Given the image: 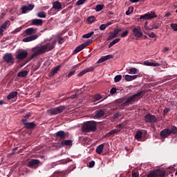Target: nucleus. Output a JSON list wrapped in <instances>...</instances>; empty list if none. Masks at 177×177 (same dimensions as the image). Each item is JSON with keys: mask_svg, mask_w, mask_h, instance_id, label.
Returning a JSON list of instances; mask_svg holds the SVG:
<instances>
[{"mask_svg": "<svg viewBox=\"0 0 177 177\" xmlns=\"http://www.w3.org/2000/svg\"><path fill=\"white\" fill-rule=\"evenodd\" d=\"M56 40H54L52 42H49L44 45H41L32 48V52H33V53L28 59L27 63H28V62H31V60H32L34 57H36V56H39V55H44V53H46V52H50V50L55 49V46H56Z\"/></svg>", "mask_w": 177, "mask_h": 177, "instance_id": "nucleus-1", "label": "nucleus"}, {"mask_svg": "<svg viewBox=\"0 0 177 177\" xmlns=\"http://www.w3.org/2000/svg\"><path fill=\"white\" fill-rule=\"evenodd\" d=\"M144 91H141L138 92L136 94H133L129 97H123L122 98L118 100V103H122V107H128L129 104H132L135 103V102H138L139 99H142L143 96Z\"/></svg>", "mask_w": 177, "mask_h": 177, "instance_id": "nucleus-2", "label": "nucleus"}, {"mask_svg": "<svg viewBox=\"0 0 177 177\" xmlns=\"http://www.w3.org/2000/svg\"><path fill=\"white\" fill-rule=\"evenodd\" d=\"M97 123L95 120L88 121L82 126L83 132H95L97 129Z\"/></svg>", "mask_w": 177, "mask_h": 177, "instance_id": "nucleus-3", "label": "nucleus"}, {"mask_svg": "<svg viewBox=\"0 0 177 177\" xmlns=\"http://www.w3.org/2000/svg\"><path fill=\"white\" fill-rule=\"evenodd\" d=\"M167 173L165 172V170L158 169L156 170L149 171L147 174V177H165Z\"/></svg>", "mask_w": 177, "mask_h": 177, "instance_id": "nucleus-4", "label": "nucleus"}, {"mask_svg": "<svg viewBox=\"0 0 177 177\" xmlns=\"http://www.w3.org/2000/svg\"><path fill=\"white\" fill-rule=\"evenodd\" d=\"M109 113L110 109L106 108L98 109L94 112V117L95 118H104V117H107Z\"/></svg>", "mask_w": 177, "mask_h": 177, "instance_id": "nucleus-5", "label": "nucleus"}, {"mask_svg": "<svg viewBox=\"0 0 177 177\" xmlns=\"http://www.w3.org/2000/svg\"><path fill=\"white\" fill-rule=\"evenodd\" d=\"M65 110H66V106L61 105L59 106L50 109L48 111L50 115H57V114H60V113H63V111H64Z\"/></svg>", "mask_w": 177, "mask_h": 177, "instance_id": "nucleus-6", "label": "nucleus"}, {"mask_svg": "<svg viewBox=\"0 0 177 177\" xmlns=\"http://www.w3.org/2000/svg\"><path fill=\"white\" fill-rule=\"evenodd\" d=\"M28 56V52L26 50H20L17 53L16 59L19 60V62H23V60L27 59Z\"/></svg>", "mask_w": 177, "mask_h": 177, "instance_id": "nucleus-7", "label": "nucleus"}, {"mask_svg": "<svg viewBox=\"0 0 177 177\" xmlns=\"http://www.w3.org/2000/svg\"><path fill=\"white\" fill-rule=\"evenodd\" d=\"M157 17V15L154 11H151L147 12L145 15H141L138 20H151V19H156Z\"/></svg>", "mask_w": 177, "mask_h": 177, "instance_id": "nucleus-8", "label": "nucleus"}, {"mask_svg": "<svg viewBox=\"0 0 177 177\" xmlns=\"http://www.w3.org/2000/svg\"><path fill=\"white\" fill-rule=\"evenodd\" d=\"M144 118L145 122L148 124H153L157 122V118L156 117V115H152L151 113H147L145 115Z\"/></svg>", "mask_w": 177, "mask_h": 177, "instance_id": "nucleus-9", "label": "nucleus"}, {"mask_svg": "<svg viewBox=\"0 0 177 177\" xmlns=\"http://www.w3.org/2000/svg\"><path fill=\"white\" fill-rule=\"evenodd\" d=\"M92 42H93L92 39H88L87 41L80 44L75 49V53H78V52H81V50L85 49L86 46H89V45H91Z\"/></svg>", "mask_w": 177, "mask_h": 177, "instance_id": "nucleus-10", "label": "nucleus"}, {"mask_svg": "<svg viewBox=\"0 0 177 177\" xmlns=\"http://www.w3.org/2000/svg\"><path fill=\"white\" fill-rule=\"evenodd\" d=\"M40 162H41L39 161V160L33 159V160H31L30 161L28 162L27 167H28L29 168L37 169V168H38V167H39Z\"/></svg>", "mask_w": 177, "mask_h": 177, "instance_id": "nucleus-11", "label": "nucleus"}, {"mask_svg": "<svg viewBox=\"0 0 177 177\" xmlns=\"http://www.w3.org/2000/svg\"><path fill=\"white\" fill-rule=\"evenodd\" d=\"M133 34L136 38H142L143 37V32H142V28L138 26L133 28Z\"/></svg>", "mask_w": 177, "mask_h": 177, "instance_id": "nucleus-12", "label": "nucleus"}, {"mask_svg": "<svg viewBox=\"0 0 177 177\" xmlns=\"http://www.w3.org/2000/svg\"><path fill=\"white\" fill-rule=\"evenodd\" d=\"M3 60L6 62V63H12V64H15V59H13V55L12 53H7L3 57Z\"/></svg>", "mask_w": 177, "mask_h": 177, "instance_id": "nucleus-13", "label": "nucleus"}, {"mask_svg": "<svg viewBox=\"0 0 177 177\" xmlns=\"http://www.w3.org/2000/svg\"><path fill=\"white\" fill-rule=\"evenodd\" d=\"M55 138L57 139H60V140H64L66 139V136H67V133L64 132L63 130H60L55 133Z\"/></svg>", "mask_w": 177, "mask_h": 177, "instance_id": "nucleus-14", "label": "nucleus"}, {"mask_svg": "<svg viewBox=\"0 0 177 177\" xmlns=\"http://www.w3.org/2000/svg\"><path fill=\"white\" fill-rule=\"evenodd\" d=\"M34 4H29L28 6H24L21 8V13L26 14L27 11L32 10L34 9Z\"/></svg>", "mask_w": 177, "mask_h": 177, "instance_id": "nucleus-15", "label": "nucleus"}, {"mask_svg": "<svg viewBox=\"0 0 177 177\" xmlns=\"http://www.w3.org/2000/svg\"><path fill=\"white\" fill-rule=\"evenodd\" d=\"M160 135L162 138H168L171 135V129H165L160 131Z\"/></svg>", "mask_w": 177, "mask_h": 177, "instance_id": "nucleus-16", "label": "nucleus"}, {"mask_svg": "<svg viewBox=\"0 0 177 177\" xmlns=\"http://www.w3.org/2000/svg\"><path fill=\"white\" fill-rule=\"evenodd\" d=\"M93 70H95L94 67L87 68L82 71L80 73H79L77 75V77H82L83 75H85V74H86V73H89L91 71H93Z\"/></svg>", "mask_w": 177, "mask_h": 177, "instance_id": "nucleus-17", "label": "nucleus"}, {"mask_svg": "<svg viewBox=\"0 0 177 177\" xmlns=\"http://www.w3.org/2000/svg\"><path fill=\"white\" fill-rule=\"evenodd\" d=\"M38 38V35H32L28 37H25L23 39V42H31V41H35Z\"/></svg>", "mask_w": 177, "mask_h": 177, "instance_id": "nucleus-18", "label": "nucleus"}, {"mask_svg": "<svg viewBox=\"0 0 177 177\" xmlns=\"http://www.w3.org/2000/svg\"><path fill=\"white\" fill-rule=\"evenodd\" d=\"M44 24V21H42V19H32L31 21V25L32 26H42Z\"/></svg>", "mask_w": 177, "mask_h": 177, "instance_id": "nucleus-19", "label": "nucleus"}, {"mask_svg": "<svg viewBox=\"0 0 177 177\" xmlns=\"http://www.w3.org/2000/svg\"><path fill=\"white\" fill-rule=\"evenodd\" d=\"M24 128L27 129H34L35 128V123L33 122H25L24 123Z\"/></svg>", "mask_w": 177, "mask_h": 177, "instance_id": "nucleus-20", "label": "nucleus"}, {"mask_svg": "<svg viewBox=\"0 0 177 177\" xmlns=\"http://www.w3.org/2000/svg\"><path fill=\"white\" fill-rule=\"evenodd\" d=\"M26 35H32V34H35L37 32V29L34 28H28L25 30Z\"/></svg>", "mask_w": 177, "mask_h": 177, "instance_id": "nucleus-21", "label": "nucleus"}, {"mask_svg": "<svg viewBox=\"0 0 177 177\" xmlns=\"http://www.w3.org/2000/svg\"><path fill=\"white\" fill-rule=\"evenodd\" d=\"M124 78H125L126 81L129 82L131 81H133V80H136L138 78V75H126L124 76Z\"/></svg>", "mask_w": 177, "mask_h": 177, "instance_id": "nucleus-22", "label": "nucleus"}, {"mask_svg": "<svg viewBox=\"0 0 177 177\" xmlns=\"http://www.w3.org/2000/svg\"><path fill=\"white\" fill-rule=\"evenodd\" d=\"M27 75H28V71H22L19 72L17 74V76L19 77V78H26V77H27Z\"/></svg>", "mask_w": 177, "mask_h": 177, "instance_id": "nucleus-23", "label": "nucleus"}, {"mask_svg": "<svg viewBox=\"0 0 177 177\" xmlns=\"http://www.w3.org/2000/svg\"><path fill=\"white\" fill-rule=\"evenodd\" d=\"M62 68V65H58L55 66L51 71H50V75L53 77L55 74H57V71L60 70Z\"/></svg>", "mask_w": 177, "mask_h": 177, "instance_id": "nucleus-24", "label": "nucleus"}, {"mask_svg": "<svg viewBox=\"0 0 177 177\" xmlns=\"http://www.w3.org/2000/svg\"><path fill=\"white\" fill-rule=\"evenodd\" d=\"M18 93L17 91H12L11 92L8 96V100H10L12 99H15V97H17Z\"/></svg>", "mask_w": 177, "mask_h": 177, "instance_id": "nucleus-25", "label": "nucleus"}, {"mask_svg": "<svg viewBox=\"0 0 177 177\" xmlns=\"http://www.w3.org/2000/svg\"><path fill=\"white\" fill-rule=\"evenodd\" d=\"M62 146H73V140H66L61 142Z\"/></svg>", "mask_w": 177, "mask_h": 177, "instance_id": "nucleus-26", "label": "nucleus"}, {"mask_svg": "<svg viewBox=\"0 0 177 177\" xmlns=\"http://www.w3.org/2000/svg\"><path fill=\"white\" fill-rule=\"evenodd\" d=\"M67 174V171H55L54 173L55 177H64V176Z\"/></svg>", "mask_w": 177, "mask_h": 177, "instance_id": "nucleus-27", "label": "nucleus"}, {"mask_svg": "<svg viewBox=\"0 0 177 177\" xmlns=\"http://www.w3.org/2000/svg\"><path fill=\"white\" fill-rule=\"evenodd\" d=\"M104 148V145L101 144V145H98L96 148L97 154H102V152L103 151Z\"/></svg>", "mask_w": 177, "mask_h": 177, "instance_id": "nucleus-28", "label": "nucleus"}, {"mask_svg": "<svg viewBox=\"0 0 177 177\" xmlns=\"http://www.w3.org/2000/svg\"><path fill=\"white\" fill-rule=\"evenodd\" d=\"M151 28H149V31H151L152 30H158L160 28V24L159 23H153L151 24Z\"/></svg>", "mask_w": 177, "mask_h": 177, "instance_id": "nucleus-29", "label": "nucleus"}, {"mask_svg": "<svg viewBox=\"0 0 177 177\" xmlns=\"http://www.w3.org/2000/svg\"><path fill=\"white\" fill-rule=\"evenodd\" d=\"M143 136V132L142 131L139 130L136 132L135 138L137 139V140H140L142 139V137Z\"/></svg>", "mask_w": 177, "mask_h": 177, "instance_id": "nucleus-30", "label": "nucleus"}, {"mask_svg": "<svg viewBox=\"0 0 177 177\" xmlns=\"http://www.w3.org/2000/svg\"><path fill=\"white\" fill-rule=\"evenodd\" d=\"M54 9H62V3L59 1H55L53 4Z\"/></svg>", "mask_w": 177, "mask_h": 177, "instance_id": "nucleus-31", "label": "nucleus"}, {"mask_svg": "<svg viewBox=\"0 0 177 177\" xmlns=\"http://www.w3.org/2000/svg\"><path fill=\"white\" fill-rule=\"evenodd\" d=\"M96 21V17L95 16H91L87 18L88 24H92V23H95Z\"/></svg>", "mask_w": 177, "mask_h": 177, "instance_id": "nucleus-32", "label": "nucleus"}, {"mask_svg": "<svg viewBox=\"0 0 177 177\" xmlns=\"http://www.w3.org/2000/svg\"><path fill=\"white\" fill-rule=\"evenodd\" d=\"M36 15L37 17H40L41 19H45V17H46V14L44 11L39 12Z\"/></svg>", "mask_w": 177, "mask_h": 177, "instance_id": "nucleus-33", "label": "nucleus"}, {"mask_svg": "<svg viewBox=\"0 0 177 177\" xmlns=\"http://www.w3.org/2000/svg\"><path fill=\"white\" fill-rule=\"evenodd\" d=\"M120 41H121V39H120V38L114 39L112 42H111L109 44V48H110L112 46H113V45H115V44H118V42H120Z\"/></svg>", "mask_w": 177, "mask_h": 177, "instance_id": "nucleus-34", "label": "nucleus"}, {"mask_svg": "<svg viewBox=\"0 0 177 177\" xmlns=\"http://www.w3.org/2000/svg\"><path fill=\"white\" fill-rule=\"evenodd\" d=\"M30 117H31V113H28L26 114L22 119H21V122H23V124L26 123V122L27 121V120H28V118H30Z\"/></svg>", "mask_w": 177, "mask_h": 177, "instance_id": "nucleus-35", "label": "nucleus"}, {"mask_svg": "<svg viewBox=\"0 0 177 177\" xmlns=\"http://www.w3.org/2000/svg\"><path fill=\"white\" fill-rule=\"evenodd\" d=\"M10 23V21L9 20H7L1 26H0V28L1 30H5L8 26V24H9Z\"/></svg>", "mask_w": 177, "mask_h": 177, "instance_id": "nucleus-36", "label": "nucleus"}, {"mask_svg": "<svg viewBox=\"0 0 177 177\" xmlns=\"http://www.w3.org/2000/svg\"><path fill=\"white\" fill-rule=\"evenodd\" d=\"M138 73V68H131L129 70V74H137Z\"/></svg>", "mask_w": 177, "mask_h": 177, "instance_id": "nucleus-37", "label": "nucleus"}, {"mask_svg": "<svg viewBox=\"0 0 177 177\" xmlns=\"http://www.w3.org/2000/svg\"><path fill=\"white\" fill-rule=\"evenodd\" d=\"M117 37L116 35L113 34V32H110L108 37H107V41H111V39H114V38Z\"/></svg>", "mask_w": 177, "mask_h": 177, "instance_id": "nucleus-38", "label": "nucleus"}, {"mask_svg": "<svg viewBox=\"0 0 177 177\" xmlns=\"http://www.w3.org/2000/svg\"><path fill=\"white\" fill-rule=\"evenodd\" d=\"M122 80V75H118L114 77L115 82H120Z\"/></svg>", "mask_w": 177, "mask_h": 177, "instance_id": "nucleus-39", "label": "nucleus"}, {"mask_svg": "<svg viewBox=\"0 0 177 177\" xmlns=\"http://www.w3.org/2000/svg\"><path fill=\"white\" fill-rule=\"evenodd\" d=\"M93 34H95V32H91L89 33L85 34L82 36V38H91V37H92V35H93Z\"/></svg>", "mask_w": 177, "mask_h": 177, "instance_id": "nucleus-40", "label": "nucleus"}, {"mask_svg": "<svg viewBox=\"0 0 177 177\" xmlns=\"http://www.w3.org/2000/svg\"><path fill=\"white\" fill-rule=\"evenodd\" d=\"M171 133H173V135H176L177 133V127L175 126H172L170 130Z\"/></svg>", "mask_w": 177, "mask_h": 177, "instance_id": "nucleus-41", "label": "nucleus"}, {"mask_svg": "<svg viewBox=\"0 0 177 177\" xmlns=\"http://www.w3.org/2000/svg\"><path fill=\"white\" fill-rule=\"evenodd\" d=\"M75 71H77V70L73 69L71 71H70L68 73V74L66 76V78H71V77H73V75H74V74H75Z\"/></svg>", "mask_w": 177, "mask_h": 177, "instance_id": "nucleus-42", "label": "nucleus"}, {"mask_svg": "<svg viewBox=\"0 0 177 177\" xmlns=\"http://www.w3.org/2000/svg\"><path fill=\"white\" fill-rule=\"evenodd\" d=\"M132 12H133V7H129L128 8V10L126 11L127 16H129V15H131V13H132Z\"/></svg>", "mask_w": 177, "mask_h": 177, "instance_id": "nucleus-43", "label": "nucleus"}, {"mask_svg": "<svg viewBox=\"0 0 177 177\" xmlns=\"http://www.w3.org/2000/svg\"><path fill=\"white\" fill-rule=\"evenodd\" d=\"M102 98H103V97H102V95L100 94H95L94 95V100L97 101V100H100V99H102Z\"/></svg>", "mask_w": 177, "mask_h": 177, "instance_id": "nucleus-44", "label": "nucleus"}, {"mask_svg": "<svg viewBox=\"0 0 177 177\" xmlns=\"http://www.w3.org/2000/svg\"><path fill=\"white\" fill-rule=\"evenodd\" d=\"M121 28H116L113 30V34L117 37L118 35V33L121 32Z\"/></svg>", "mask_w": 177, "mask_h": 177, "instance_id": "nucleus-45", "label": "nucleus"}, {"mask_svg": "<svg viewBox=\"0 0 177 177\" xmlns=\"http://www.w3.org/2000/svg\"><path fill=\"white\" fill-rule=\"evenodd\" d=\"M103 5H97L95 8L96 12H100V10H103Z\"/></svg>", "mask_w": 177, "mask_h": 177, "instance_id": "nucleus-46", "label": "nucleus"}, {"mask_svg": "<svg viewBox=\"0 0 177 177\" xmlns=\"http://www.w3.org/2000/svg\"><path fill=\"white\" fill-rule=\"evenodd\" d=\"M80 97V93H76V94L75 95H72L71 97H70V99H79Z\"/></svg>", "mask_w": 177, "mask_h": 177, "instance_id": "nucleus-47", "label": "nucleus"}, {"mask_svg": "<svg viewBox=\"0 0 177 177\" xmlns=\"http://www.w3.org/2000/svg\"><path fill=\"white\" fill-rule=\"evenodd\" d=\"M118 132H120V129H113V130L109 132V135H114L115 133H118Z\"/></svg>", "mask_w": 177, "mask_h": 177, "instance_id": "nucleus-48", "label": "nucleus"}, {"mask_svg": "<svg viewBox=\"0 0 177 177\" xmlns=\"http://www.w3.org/2000/svg\"><path fill=\"white\" fill-rule=\"evenodd\" d=\"M85 2H86V0H79L77 1L76 5L80 6V5H83V3H85Z\"/></svg>", "mask_w": 177, "mask_h": 177, "instance_id": "nucleus-49", "label": "nucleus"}, {"mask_svg": "<svg viewBox=\"0 0 177 177\" xmlns=\"http://www.w3.org/2000/svg\"><path fill=\"white\" fill-rule=\"evenodd\" d=\"M64 42V37H58V44L59 45H62Z\"/></svg>", "mask_w": 177, "mask_h": 177, "instance_id": "nucleus-50", "label": "nucleus"}, {"mask_svg": "<svg viewBox=\"0 0 177 177\" xmlns=\"http://www.w3.org/2000/svg\"><path fill=\"white\" fill-rule=\"evenodd\" d=\"M128 34H129V31L128 30H125L121 35V38H125V37H127V35H128Z\"/></svg>", "mask_w": 177, "mask_h": 177, "instance_id": "nucleus-51", "label": "nucleus"}, {"mask_svg": "<svg viewBox=\"0 0 177 177\" xmlns=\"http://www.w3.org/2000/svg\"><path fill=\"white\" fill-rule=\"evenodd\" d=\"M106 28H107L106 24H103L101 26H100V30H101V31L106 30Z\"/></svg>", "mask_w": 177, "mask_h": 177, "instance_id": "nucleus-52", "label": "nucleus"}, {"mask_svg": "<svg viewBox=\"0 0 177 177\" xmlns=\"http://www.w3.org/2000/svg\"><path fill=\"white\" fill-rule=\"evenodd\" d=\"M158 66H160V64H158L155 61L151 62V66H152V67H158Z\"/></svg>", "mask_w": 177, "mask_h": 177, "instance_id": "nucleus-53", "label": "nucleus"}, {"mask_svg": "<svg viewBox=\"0 0 177 177\" xmlns=\"http://www.w3.org/2000/svg\"><path fill=\"white\" fill-rule=\"evenodd\" d=\"M171 28L172 30H174V31H177V24H171Z\"/></svg>", "mask_w": 177, "mask_h": 177, "instance_id": "nucleus-54", "label": "nucleus"}, {"mask_svg": "<svg viewBox=\"0 0 177 177\" xmlns=\"http://www.w3.org/2000/svg\"><path fill=\"white\" fill-rule=\"evenodd\" d=\"M95 167V161L92 160L88 163V168H93Z\"/></svg>", "mask_w": 177, "mask_h": 177, "instance_id": "nucleus-55", "label": "nucleus"}, {"mask_svg": "<svg viewBox=\"0 0 177 177\" xmlns=\"http://www.w3.org/2000/svg\"><path fill=\"white\" fill-rule=\"evenodd\" d=\"M117 93V88H116L113 87L110 91L111 95H114V93Z\"/></svg>", "mask_w": 177, "mask_h": 177, "instance_id": "nucleus-56", "label": "nucleus"}, {"mask_svg": "<svg viewBox=\"0 0 177 177\" xmlns=\"http://www.w3.org/2000/svg\"><path fill=\"white\" fill-rule=\"evenodd\" d=\"M104 57L105 58V61L106 60H110V59H113V55H108L104 56Z\"/></svg>", "mask_w": 177, "mask_h": 177, "instance_id": "nucleus-57", "label": "nucleus"}, {"mask_svg": "<svg viewBox=\"0 0 177 177\" xmlns=\"http://www.w3.org/2000/svg\"><path fill=\"white\" fill-rule=\"evenodd\" d=\"M70 160H67L66 159L62 160L59 161V164H67Z\"/></svg>", "mask_w": 177, "mask_h": 177, "instance_id": "nucleus-58", "label": "nucleus"}, {"mask_svg": "<svg viewBox=\"0 0 177 177\" xmlns=\"http://www.w3.org/2000/svg\"><path fill=\"white\" fill-rule=\"evenodd\" d=\"M103 62H106V59L104 58V56H102V57L97 62V63H103Z\"/></svg>", "mask_w": 177, "mask_h": 177, "instance_id": "nucleus-59", "label": "nucleus"}, {"mask_svg": "<svg viewBox=\"0 0 177 177\" xmlns=\"http://www.w3.org/2000/svg\"><path fill=\"white\" fill-rule=\"evenodd\" d=\"M157 63L158 64H159V66H165L166 64V62L164 60H160Z\"/></svg>", "mask_w": 177, "mask_h": 177, "instance_id": "nucleus-60", "label": "nucleus"}, {"mask_svg": "<svg viewBox=\"0 0 177 177\" xmlns=\"http://www.w3.org/2000/svg\"><path fill=\"white\" fill-rule=\"evenodd\" d=\"M144 66H151V62H149V61H145V62H144Z\"/></svg>", "mask_w": 177, "mask_h": 177, "instance_id": "nucleus-61", "label": "nucleus"}, {"mask_svg": "<svg viewBox=\"0 0 177 177\" xmlns=\"http://www.w3.org/2000/svg\"><path fill=\"white\" fill-rule=\"evenodd\" d=\"M169 111H170L169 108H165V109H164V111H163V113H164V114H168V113H169Z\"/></svg>", "mask_w": 177, "mask_h": 177, "instance_id": "nucleus-62", "label": "nucleus"}, {"mask_svg": "<svg viewBox=\"0 0 177 177\" xmlns=\"http://www.w3.org/2000/svg\"><path fill=\"white\" fill-rule=\"evenodd\" d=\"M148 35L150 38H156V34L154 32H151Z\"/></svg>", "mask_w": 177, "mask_h": 177, "instance_id": "nucleus-63", "label": "nucleus"}, {"mask_svg": "<svg viewBox=\"0 0 177 177\" xmlns=\"http://www.w3.org/2000/svg\"><path fill=\"white\" fill-rule=\"evenodd\" d=\"M132 177H139V173L133 172L132 173Z\"/></svg>", "mask_w": 177, "mask_h": 177, "instance_id": "nucleus-64", "label": "nucleus"}]
</instances>
